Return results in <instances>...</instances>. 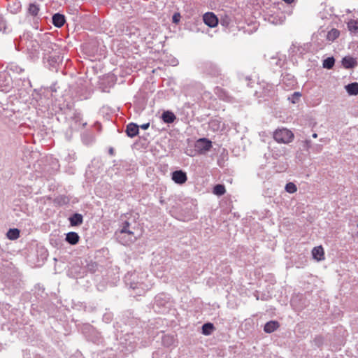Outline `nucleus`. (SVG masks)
Here are the masks:
<instances>
[{"mask_svg":"<svg viewBox=\"0 0 358 358\" xmlns=\"http://www.w3.org/2000/svg\"><path fill=\"white\" fill-rule=\"evenodd\" d=\"M124 282L133 290L135 295H143L151 289L152 284L145 272H128L124 276Z\"/></svg>","mask_w":358,"mask_h":358,"instance_id":"1","label":"nucleus"},{"mask_svg":"<svg viewBox=\"0 0 358 358\" xmlns=\"http://www.w3.org/2000/svg\"><path fill=\"white\" fill-rule=\"evenodd\" d=\"M18 50H23L31 60H36L40 57V43L32 38L24 36L20 38L18 44H15Z\"/></svg>","mask_w":358,"mask_h":358,"instance_id":"2","label":"nucleus"},{"mask_svg":"<svg viewBox=\"0 0 358 358\" xmlns=\"http://www.w3.org/2000/svg\"><path fill=\"white\" fill-rule=\"evenodd\" d=\"M171 307L172 301L169 294L160 293L155 296L152 306L155 312L165 314L169 313Z\"/></svg>","mask_w":358,"mask_h":358,"instance_id":"3","label":"nucleus"},{"mask_svg":"<svg viewBox=\"0 0 358 358\" xmlns=\"http://www.w3.org/2000/svg\"><path fill=\"white\" fill-rule=\"evenodd\" d=\"M273 138L278 143L287 144L292 141L294 134L292 131L285 128L278 129L274 131Z\"/></svg>","mask_w":358,"mask_h":358,"instance_id":"4","label":"nucleus"},{"mask_svg":"<svg viewBox=\"0 0 358 358\" xmlns=\"http://www.w3.org/2000/svg\"><path fill=\"white\" fill-rule=\"evenodd\" d=\"M11 88V76L7 72H0V91L8 92Z\"/></svg>","mask_w":358,"mask_h":358,"instance_id":"5","label":"nucleus"},{"mask_svg":"<svg viewBox=\"0 0 358 358\" xmlns=\"http://www.w3.org/2000/svg\"><path fill=\"white\" fill-rule=\"evenodd\" d=\"M115 236L117 241L124 245H129L131 243H134L136 239V236H134V233H115Z\"/></svg>","mask_w":358,"mask_h":358,"instance_id":"6","label":"nucleus"},{"mask_svg":"<svg viewBox=\"0 0 358 358\" xmlns=\"http://www.w3.org/2000/svg\"><path fill=\"white\" fill-rule=\"evenodd\" d=\"M203 22L209 27L214 28L217 26L219 20L213 12H207L203 15Z\"/></svg>","mask_w":358,"mask_h":358,"instance_id":"7","label":"nucleus"},{"mask_svg":"<svg viewBox=\"0 0 358 358\" xmlns=\"http://www.w3.org/2000/svg\"><path fill=\"white\" fill-rule=\"evenodd\" d=\"M171 179L175 183L182 185L187 181V177L185 171L182 170H177L171 173Z\"/></svg>","mask_w":358,"mask_h":358,"instance_id":"8","label":"nucleus"},{"mask_svg":"<svg viewBox=\"0 0 358 358\" xmlns=\"http://www.w3.org/2000/svg\"><path fill=\"white\" fill-rule=\"evenodd\" d=\"M55 46H56L55 44L47 39L41 41L40 43V50L43 52V57H45L46 55L50 54L54 50Z\"/></svg>","mask_w":358,"mask_h":358,"instance_id":"9","label":"nucleus"},{"mask_svg":"<svg viewBox=\"0 0 358 358\" xmlns=\"http://www.w3.org/2000/svg\"><path fill=\"white\" fill-rule=\"evenodd\" d=\"M196 147L200 152H206L212 148V142L206 138H199L196 141Z\"/></svg>","mask_w":358,"mask_h":358,"instance_id":"10","label":"nucleus"},{"mask_svg":"<svg viewBox=\"0 0 358 358\" xmlns=\"http://www.w3.org/2000/svg\"><path fill=\"white\" fill-rule=\"evenodd\" d=\"M124 341V344L126 345L127 351H132L134 349L135 345L136 343V338L133 336V333L130 334L127 332L125 334Z\"/></svg>","mask_w":358,"mask_h":358,"instance_id":"11","label":"nucleus"},{"mask_svg":"<svg viewBox=\"0 0 358 358\" xmlns=\"http://www.w3.org/2000/svg\"><path fill=\"white\" fill-rule=\"evenodd\" d=\"M125 132L130 138H134L138 134L139 126L134 122L129 123L126 127Z\"/></svg>","mask_w":358,"mask_h":358,"instance_id":"12","label":"nucleus"},{"mask_svg":"<svg viewBox=\"0 0 358 358\" xmlns=\"http://www.w3.org/2000/svg\"><path fill=\"white\" fill-rule=\"evenodd\" d=\"M66 22L64 15L59 13H55L52 17V23L57 28L62 27Z\"/></svg>","mask_w":358,"mask_h":358,"instance_id":"13","label":"nucleus"},{"mask_svg":"<svg viewBox=\"0 0 358 358\" xmlns=\"http://www.w3.org/2000/svg\"><path fill=\"white\" fill-rule=\"evenodd\" d=\"M342 65L345 69H350L355 68L357 65L355 58L351 56H345L342 59Z\"/></svg>","mask_w":358,"mask_h":358,"instance_id":"14","label":"nucleus"},{"mask_svg":"<svg viewBox=\"0 0 358 358\" xmlns=\"http://www.w3.org/2000/svg\"><path fill=\"white\" fill-rule=\"evenodd\" d=\"M69 221L70 222L71 226L78 227L83 224V217L81 214L76 213L69 217Z\"/></svg>","mask_w":358,"mask_h":358,"instance_id":"15","label":"nucleus"},{"mask_svg":"<svg viewBox=\"0 0 358 358\" xmlns=\"http://www.w3.org/2000/svg\"><path fill=\"white\" fill-rule=\"evenodd\" d=\"M209 127L214 131H222L224 129V124L220 118H215L210 121Z\"/></svg>","mask_w":358,"mask_h":358,"instance_id":"16","label":"nucleus"},{"mask_svg":"<svg viewBox=\"0 0 358 358\" xmlns=\"http://www.w3.org/2000/svg\"><path fill=\"white\" fill-rule=\"evenodd\" d=\"M273 85L268 83H264L262 85V92H255V94L259 97H267L271 96Z\"/></svg>","mask_w":358,"mask_h":358,"instance_id":"17","label":"nucleus"},{"mask_svg":"<svg viewBox=\"0 0 358 358\" xmlns=\"http://www.w3.org/2000/svg\"><path fill=\"white\" fill-rule=\"evenodd\" d=\"M80 240V236L78 233L70 231L66 234L65 241L70 245H76Z\"/></svg>","mask_w":358,"mask_h":358,"instance_id":"18","label":"nucleus"},{"mask_svg":"<svg viewBox=\"0 0 358 358\" xmlns=\"http://www.w3.org/2000/svg\"><path fill=\"white\" fill-rule=\"evenodd\" d=\"M176 341L175 336L172 334H164L162 337V345L167 348L174 345Z\"/></svg>","mask_w":358,"mask_h":358,"instance_id":"19","label":"nucleus"},{"mask_svg":"<svg viewBox=\"0 0 358 358\" xmlns=\"http://www.w3.org/2000/svg\"><path fill=\"white\" fill-rule=\"evenodd\" d=\"M280 327L278 322L271 320L266 322L264 327V331L266 333L271 334L277 330V329Z\"/></svg>","mask_w":358,"mask_h":358,"instance_id":"20","label":"nucleus"},{"mask_svg":"<svg viewBox=\"0 0 358 358\" xmlns=\"http://www.w3.org/2000/svg\"><path fill=\"white\" fill-rule=\"evenodd\" d=\"M162 119L164 122L171 124L176 120V117L173 112L170 110H166L163 112L162 115Z\"/></svg>","mask_w":358,"mask_h":358,"instance_id":"21","label":"nucleus"},{"mask_svg":"<svg viewBox=\"0 0 358 358\" xmlns=\"http://www.w3.org/2000/svg\"><path fill=\"white\" fill-rule=\"evenodd\" d=\"M312 255L315 259L320 261L324 259V249L322 246H317L313 248L312 250Z\"/></svg>","mask_w":358,"mask_h":358,"instance_id":"22","label":"nucleus"},{"mask_svg":"<svg viewBox=\"0 0 358 358\" xmlns=\"http://www.w3.org/2000/svg\"><path fill=\"white\" fill-rule=\"evenodd\" d=\"M345 89L349 95L356 96L358 94V83H351L345 85Z\"/></svg>","mask_w":358,"mask_h":358,"instance_id":"23","label":"nucleus"},{"mask_svg":"<svg viewBox=\"0 0 358 358\" xmlns=\"http://www.w3.org/2000/svg\"><path fill=\"white\" fill-rule=\"evenodd\" d=\"M40 11V6L36 2L29 3L27 12L33 17H36Z\"/></svg>","mask_w":358,"mask_h":358,"instance_id":"24","label":"nucleus"},{"mask_svg":"<svg viewBox=\"0 0 358 358\" xmlns=\"http://www.w3.org/2000/svg\"><path fill=\"white\" fill-rule=\"evenodd\" d=\"M20 230L17 228L10 229L6 233V237L9 240H16L20 236Z\"/></svg>","mask_w":358,"mask_h":358,"instance_id":"25","label":"nucleus"},{"mask_svg":"<svg viewBox=\"0 0 358 358\" xmlns=\"http://www.w3.org/2000/svg\"><path fill=\"white\" fill-rule=\"evenodd\" d=\"M340 35V31L336 29H331L329 31H328L327 34V40L331 42L335 41L337 38H338Z\"/></svg>","mask_w":358,"mask_h":358,"instance_id":"26","label":"nucleus"},{"mask_svg":"<svg viewBox=\"0 0 358 358\" xmlns=\"http://www.w3.org/2000/svg\"><path fill=\"white\" fill-rule=\"evenodd\" d=\"M215 327L214 325L210 322L205 323L202 325V334L208 336L212 334Z\"/></svg>","mask_w":358,"mask_h":358,"instance_id":"27","label":"nucleus"},{"mask_svg":"<svg viewBox=\"0 0 358 358\" xmlns=\"http://www.w3.org/2000/svg\"><path fill=\"white\" fill-rule=\"evenodd\" d=\"M61 62L60 57L59 55L50 56L48 59V62L52 68H56L57 64Z\"/></svg>","mask_w":358,"mask_h":358,"instance_id":"28","label":"nucleus"},{"mask_svg":"<svg viewBox=\"0 0 358 358\" xmlns=\"http://www.w3.org/2000/svg\"><path fill=\"white\" fill-rule=\"evenodd\" d=\"M225 192L226 189L224 185L221 184L215 185L213 190V194L217 196H222L224 194Z\"/></svg>","mask_w":358,"mask_h":358,"instance_id":"29","label":"nucleus"},{"mask_svg":"<svg viewBox=\"0 0 358 358\" xmlns=\"http://www.w3.org/2000/svg\"><path fill=\"white\" fill-rule=\"evenodd\" d=\"M335 64V59L333 57H329L323 60V67L327 69H331Z\"/></svg>","mask_w":358,"mask_h":358,"instance_id":"30","label":"nucleus"},{"mask_svg":"<svg viewBox=\"0 0 358 358\" xmlns=\"http://www.w3.org/2000/svg\"><path fill=\"white\" fill-rule=\"evenodd\" d=\"M7 68L8 71L18 74L24 71V69H22L21 66H20L15 63L9 64Z\"/></svg>","mask_w":358,"mask_h":358,"instance_id":"31","label":"nucleus"},{"mask_svg":"<svg viewBox=\"0 0 358 358\" xmlns=\"http://www.w3.org/2000/svg\"><path fill=\"white\" fill-rule=\"evenodd\" d=\"M348 28L349 31L353 33L358 32V21L355 20H350L348 22Z\"/></svg>","mask_w":358,"mask_h":358,"instance_id":"32","label":"nucleus"},{"mask_svg":"<svg viewBox=\"0 0 358 358\" xmlns=\"http://www.w3.org/2000/svg\"><path fill=\"white\" fill-rule=\"evenodd\" d=\"M215 93L217 94L220 99L224 101H229V96L226 93V92L223 89L220 87H216Z\"/></svg>","mask_w":358,"mask_h":358,"instance_id":"33","label":"nucleus"},{"mask_svg":"<svg viewBox=\"0 0 358 358\" xmlns=\"http://www.w3.org/2000/svg\"><path fill=\"white\" fill-rule=\"evenodd\" d=\"M130 224L128 221H124L121 227V229L116 231L115 233H121V234H129L134 233L132 231L129 230Z\"/></svg>","mask_w":358,"mask_h":358,"instance_id":"34","label":"nucleus"},{"mask_svg":"<svg viewBox=\"0 0 358 358\" xmlns=\"http://www.w3.org/2000/svg\"><path fill=\"white\" fill-rule=\"evenodd\" d=\"M55 201L59 206H64L69 203L70 199L66 196L60 195L55 199Z\"/></svg>","mask_w":358,"mask_h":358,"instance_id":"35","label":"nucleus"},{"mask_svg":"<svg viewBox=\"0 0 358 358\" xmlns=\"http://www.w3.org/2000/svg\"><path fill=\"white\" fill-rule=\"evenodd\" d=\"M301 96V93L299 92H294L289 97L288 100L292 103H296L299 102L300 97Z\"/></svg>","mask_w":358,"mask_h":358,"instance_id":"36","label":"nucleus"},{"mask_svg":"<svg viewBox=\"0 0 358 358\" xmlns=\"http://www.w3.org/2000/svg\"><path fill=\"white\" fill-rule=\"evenodd\" d=\"M285 191L288 193L293 194L297 191L296 185L293 182H288L285 185Z\"/></svg>","mask_w":358,"mask_h":358,"instance_id":"37","label":"nucleus"},{"mask_svg":"<svg viewBox=\"0 0 358 358\" xmlns=\"http://www.w3.org/2000/svg\"><path fill=\"white\" fill-rule=\"evenodd\" d=\"M83 141L85 144H90L93 141V137L88 134H83L82 136Z\"/></svg>","mask_w":358,"mask_h":358,"instance_id":"38","label":"nucleus"},{"mask_svg":"<svg viewBox=\"0 0 358 358\" xmlns=\"http://www.w3.org/2000/svg\"><path fill=\"white\" fill-rule=\"evenodd\" d=\"M113 319V314L111 313H106L103 315V321L106 323H109Z\"/></svg>","mask_w":358,"mask_h":358,"instance_id":"39","label":"nucleus"},{"mask_svg":"<svg viewBox=\"0 0 358 358\" xmlns=\"http://www.w3.org/2000/svg\"><path fill=\"white\" fill-rule=\"evenodd\" d=\"M314 343L316 346L320 347L323 343V338L322 336H317L314 339Z\"/></svg>","mask_w":358,"mask_h":358,"instance_id":"40","label":"nucleus"},{"mask_svg":"<svg viewBox=\"0 0 358 358\" xmlns=\"http://www.w3.org/2000/svg\"><path fill=\"white\" fill-rule=\"evenodd\" d=\"M6 27V21L3 16L0 15V31H5Z\"/></svg>","mask_w":358,"mask_h":358,"instance_id":"41","label":"nucleus"},{"mask_svg":"<svg viewBox=\"0 0 358 358\" xmlns=\"http://www.w3.org/2000/svg\"><path fill=\"white\" fill-rule=\"evenodd\" d=\"M180 15L178 13H176L173 14L172 17V22L175 24H177L180 22Z\"/></svg>","mask_w":358,"mask_h":358,"instance_id":"42","label":"nucleus"},{"mask_svg":"<svg viewBox=\"0 0 358 358\" xmlns=\"http://www.w3.org/2000/svg\"><path fill=\"white\" fill-rule=\"evenodd\" d=\"M76 122H80L82 120V115L80 113H74L73 116L72 117Z\"/></svg>","mask_w":358,"mask_h":358,"instance_id":"43","label":"nucleus"},{"mask_svg":"<svg viewBox=\"0 0 358 358\" xmlns=\"http://www.w3.org/2000/svg\"><path fill=\"white\" fill-rule=\"evenodd\" d=\"M311 146V141L310 140H308V139H306V141H303V150H308Z\"/></svg>","mask_w":358,"mask_h":358,"instance_id":"44","label":"nucleus"},{"mask_svg":"<svg viewBox=\"0 0 358 358\" xmlns=\"http://www.w3.org/2000/svg\"><path fill=\"white\" fill-rule=\"evenodd\" d=\"M250 80H251L250 78L248 76L241 78V82L243 83H245L248 87H252V86L251 85Z\"/></svg>","mask_w":358,"mask_h":358,"instance_id":"45","label":"nucleus"},{"mask_svg":"<svg viewBox=\"0 0 358 358\" xmlns=\"http://www.w3.org/2000/svg\"><path fill=\"white\" fill-rule=\"evenodd\" d=\"M149 127H150V123L147 122V123L141 124L139 127H141L142 129L146 130L149 128Z\"/></svg>","mask_w":358,"mask_h":358,"instance_id":"46","label":"nucleus"},{"mask_svg":"<svg viewBox=\"0 0 358 358\" xmlns=\"http://www.w3.org/2000/svg\"><path fill=\"white\" fill-rule=\"evenodd\" d=\"M101 338L99 336H96L94 339L92 338V342L99 344L101 342Z\"/></svg>","mask_w":358,"mask_h":358,"instance_id":"47","label":"nucleus"},{"mask_svg":"<svg viewBox=\"0 0 358 358\" xmlns=\"http://www.w3.org/2000/svg\"><path fill=\"white\" fill-rule=\"evenodd\" d=\"M24 86L25 87H31V83L29 80H24Z\"/></svg>","mask_w":358,"mask_h":358,"instance_id":"48","label":"nucleus"},{"mask_svg":"<svg viewBox=\"0 0 358 358\" xmlns=\"http://www.w3.org/2000/svg\"><path fill=\"white\" fill-rule=\"evenodd\" d=\"M159 355H160L159 351L154 352L152 353V358H158Z\"/></svg>","mask_w":358,"mask_h":358,"instance_id":"49","label":"nucleus"},{"mask_svg":"<svg viewBox=\"0 0 358 358\" xmlns=\"http://www.w3.org/2000/svg\"><path fill=\"white\" fill-rule=\"evenodd\" d=\"M108 152L110 155H114V149L113 148H110Z\"/></svg>","mask_w":358,"mask_h":358,"instance_id":"50","label":"nucleus"},{"mask_svg":"<svg viewBox=\"0 0 358 358\" xmlns=\"http://www.w3.org/2000/svg\"><path fill=\"white\" fill-rule=\"evenodd\" d=\"M284 1H285L286 3H291L294 1V0H283Z\"/></svg>","mask_w":358,"mask_h":358,"instance_id":"51","label":"nucleus"},{"mask_svg":"<svg viewBox=\"0 0 358 358\" xmlns=\"http://www.w3.org/2000/svg\"><path fill=\"white\" fill-rule=\"evenodd\" d=\"M276 65H279V66H281V62H280V59H279L278 61H277L275 62Z\"/></svg>","mask_w":358,"mask_h":358,"instance_id":"52","label":"nucleus"},{"mask_svg":"<svg viewBox=\"0 0 358 358\" xmlns=\"http://www.w3.org/2000/svg\"><path fill=\"white\" fill-rule=\"evenodd\" d=\"M313 138H316L317 137V134L316 133H314L313 135H312Z\"/></svg>","mask_w":358,"mask_h":358,"instance_id":"53","label":"nucleus"},{"mask_svg":"<svg viewBox=\"0 0 358 358\" xmlns=\"http://www.w3.org/2000/svg\"><path fill=\"white\" fill-rule=\"evenodd\" d=\"M87 124V122H83V126L85 127Z\"/></svg>","mask_w":358,"mask_h":358,"instance_id":"54","label":"nucleus"},{"mask_svg":"<svg viewBox=\"0 0 358 358\" xmlns=\"http://www.w3.org/2000/svg\"><path fill=\"white\" fill-rule=\"evenodd\" d=\"M273 23H275L277 24L278 22H275L274 20L272 21Z\"/></svg>","mask_w":358,"mask_h":358,"instance_id":"55","label":"nucleus"},{"mask_svg":"<svg viewBox=\"0 0 358 358\" xmlns=\"http://www.w3.org/2000/svg\"><path fill=\"white\" fill-rule=\"evenodd\" d=\"M114 328H115L117 330H118V329H117V327L114 326Z\"/></svg>","mask_w":358,"mask_h":358,"instance_id":"56","label":"nucleus"},{"mask_svg":"<svg viewBox=\"0 0 358 358\" xmlns=\"http://www.w3.org/2000/svg\"><path fill=\"white\" fill-rule=\"evenodd\" d=\"M37 358H43V357H37Z\"/></svg>","mask_w":358,"mask_h":358,"instance_id":"57","label":"nucleus"}]
</instances>
